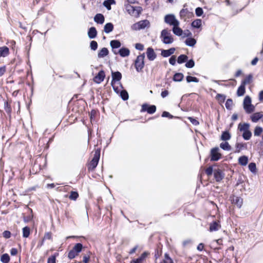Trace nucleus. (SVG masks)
<instances>
[{
    "mask_svg": "<svg viewBox=\"0 0 263 263\" xmlns=\"http://www.w3.org/2000/svg\"><path fill=\"white\" fill-rule=\"evenodd\" d=\"M97 34V31L95 27H91L89 29L88 31V36L90 39H92L95 38Z\"/></svg>",
    "mask_w": 263,
    "mask_h": 263,
    "instance_id": "4be33fe9",
    "label": "nucleus"
},
{
    "mask_svg": "<svg viewBox=\"0 0 263 263\" xmlns=\"http://www.w3.org/2000/svg\"><path fill=\"white\" fill-rule=\"evenodd\" d=\"M164 22L170 26H174L175 25H180V23L173 14H166L164 18Z\"/></svg>",
    "mask_w": 263,
    "mask_h": 263,
    "instance_id": "423d86ee",
    "label": "nucleus"
},
{
    "mask_svg": "<svg viewBox=\"0 0 263 263\" xmlns=\"http://www.w3.org/2000/svg\"><path fill=\"white\" fill-rule=\"evenodd\" d=\"M149 254V253L148 252H144L138 258L132 259L130 263H143Z\"/></svg>",
    "mask_w": 263,
    "mask_h": 263,
    "instance_id": "4468645a",
    "label": "nucleus"
},
{
    "mask_svg": "<svg viewBox=\"0 0 263 263\" xmlns=\"http://www.w3.org/2000/svg\"><path fill=\"white\" fill-rule=\"evenodd\" d=\"M213 172H214V171H213L212 166H210L208 167L205 170V173L209 176L212 175Z\"/></svg>",
    "mask_w": 263,
    "mask_h": 263,
    "instance_id": "603ef678",
    "label": "nucleus"
},
{
    "mask_svg": "<svg viewBox=\"0 0 263 263\" xmlns=\"http://www.w3.org/2000/svg\"><path fill=\"white\" fill-rule=\"evenodd\" d=\"M111 4H113L112 3H111L110 2H108V1H105L103 2V5L108 9L110 10L111 9L110 5Z\"/></svg>",
    "mask_w": 263,
    "mask_h": 263,
    "instance_id": "0e129e2a",
    "label": "nucleus"
},
{
    "mask_svg": "<svg viewBox=\"0 0 263 263\" xmlns=\"http://www.w3.org/2000/svg\"><path fill=\"white\" fill-rule=\"evenodd\" d=\"M176 59L175 55H172L169 59V62L172 65H175L176 64Z\"/></svg>",
    "mask_w": 263,
    "mask_h": 263,
    "instance_id": "13d9d810",
    "label": "nucleus"
},
{
    "mask_svg": "<svg viewBox=\"0 0 263 263\" xmlns=\"http://www.w3.org/2000/svg\"><path fill=\"white\" fill-rule=\"evenodd\" d=\"M239 163L243 166H245L247 164L248 162V158L247 156H243L239 158Z\"/></svg>",
    "mask_w": 263,
    "mask_h": 263,
    "instance_id": "473e14b6",
    "label": "nucleus"
},
{
    "mask_svg": "<svg viewBox=\"0 0 263 263\" xmlns=\"http://www.w3.org/2000/svg\"><path fill=\"white\" fill-rule=\"evenodd\" d=\"M263 117V112H258L252 114L250 118L253 122H257L259 119Z\"/></svg>",
    "mask_w": 263,
    "mask_h": 263,
    "instance_id": "a211bd4d",
    "label": "nucleus"
},
{
    "mask_svg": "<svg viewBox=\"0 0 263 263\" xmlns=\"http://www.w3.org/2000/svg\"><path fill=\"white\" fill-rule=\"evenodd\" d=\"M3 236L5 238H7V239L9 238L11 236V232L9 231H5L3 233Z\"/></svg>",
    "mask_w": 263,
    "mask_h": 263,
    "instance_id": "052dcab7",
    "label": "nucleus"
},
{
    "mask_svg": "<svg viewBox=\"0 0 263 263\" xmlns=\"http://www.w3.org/2000/svg\"><path fill=\"white\" fill-rule=\"evenodd\" d=\"M214 176L216 181H220L224 176L222 171L220 169H215L214 170Z\"/></svg>",
    "mask_w": 263,
    "mask_h": 263,
    "instance_id": "2eb2a0df",
    "label": "nucleus"
},
{
    "mask_svg": "<svg viewBox=\"0 0 263 263\" xmlns=\"http://www.w3.org/2000/svg\"><path fill=\"white\" fill-rule=\"evenodd\" d=\"M184 77L182 73H176L173 77V81L175 82H180L182 80Z\"/></svg>",
    "mask_w": 263,
    "mask_h": 263,
    "instance_id": "7c9ffc66",
    "label": "nucleus"
},
{
    "mask_svg": "<svg viewBox=\"0 0 263 263\" xmlns=\"http://www.w3.org/2000/svg\"><path fill=\"white\" fill-rule=\"evenodd\" d=\"M179 25L173 26L172 31L174 34L177 36H181L183 34V30L179 27Z\"/></svg>",
    "mask_w": 263,
    "mask_h": 263,
    "instance_id": "5701e85b",
    "label": "nucleus"
},
{
    "mask_svg": "<svg viewBox=\"0 0 263 263\" xmlns=\"http://www.w3.org/2000/svg\"><path fill=\"white\" fill-rule=\"evenodd\" d=\"M145 54L142 53L138 55L135 61V67L138 72L142 71L144 66Z\"/></svg>",
    "mask_w": 263,
    "mask_h": 263,
    "instance_id": "7ed1b4c3",
    "label": "nucleus"
},
{
    "mask_svg": "<svg viewBox=\"0 0 263 263\" xmlns=\"http://www.w3.org/2000/svg\"><path fill=\"white\" fill-rule=\"evenodd\" d=\"M135 48L136 49L139 50L140 51H142L144 49V46L143 44L141 43H137L135 45Z\"/></svg>",
    "mask_w": 263,
    "mask_h": 263,
    "instance_id": "680f3d73",
    "label": "nucleus"
},
{
    "mask_svg": "<svg viewBox=\"0 0 263 263\" xmlns=\"http://www.w3.org/2000/svg\"><path fill=\"white\" fill-rule=\"evenodd\" d=\"M17 253V250L16 248H12L10 250V254L11 255H15Z\"/></svg>",
    "mask_w": 263,
    "mask_h": 263,
    "instance_id": "774afa93",
    "label": "nucleus"
},
{
    "mask_svg": "<svg viewBox=\"0 0 263 263\" xmlns=\"http://www.w3.org/2000/svg\"><path fill=\"white\" fill-rule=\"evenodd\" d=\"M251 102V99L249 96H247L245 98L243 102V108L246 112L248 114L254 111L255 109V107L252 104Z\"/></svg>",
    "mask_w": 263,
    "mask_h": 263,
    "instance_id": "39448f33",
    "label": "nucleus"
},
{
    "mask_svg": "<svg viewBox=\"0 0 263 263\" xmlns=\"http://www.w3.org/2000/svg\"><path fill=\"white\" fill-rule=\"evenodd\" d=\"M183 34L184 37L186 36L191 37V36L192 35V33L189 30H186V31H185Z\"/></svg>",
    "mask_w": 263,
    "mask_h": 263,
    "instance_id": "338daca9",
    "label": "nucleus"
},
{
    "mask_svg": "<svg viewBox=\"0 0 263 263\" xmlns=\"http://www.w3.org/2000/svg\"><path fill=\"white\" fill-rule=\"evenodd\" d=\"M186 80L187 82H188V83H190L192 82H195V83L199 82L198 79H197L196 77H192L190 76H187L186 78Z\"/></svg>",
    "mask_w": 263,
    "mask_h": 263,
    "instance_id": "37998d69",
    "label": "nucleus"
},
{
    "mask_svg": "<svg viewBox=\"0 0 263 263\" xmlns=\"http://www.w3.org/2000/svg\"><path fill=\"white\" fill-rule=\"evenodd\" d=\"M120 96L124 101H126L128 99V94L127 92L124 90L121 91Z\"/></svg>",
    "mask_w": 263,
    "mask_h": 263,
    "instance_id": "49530a36",
    "label": "nucleus"
},
{
    "mask_svg": "<svg viewBox=\"0 0 263 263\" xmlns=\"http://www.w3.org/2000/svg\"><path fill=\"white\" fill-rule=\"evenodd\" d=\"M188 119L194 125H197L199 124V122L196 119L192 117H189Z\"/></svg>",
    "mask_w": 263,
    "mask_h": 263,
    "instance_id": "bf43d9fd",
    "label": "nucleus"
},
{
    "mask_svg": "<svg viewBox=\"0 0 263 263\" xmlns=\"http://www.w3.org/2000/svg\"><path fill=\"white\" fill-rule=\"evenodd\" d=\"M52 238V234L51 232H47L45 234L43 239L44 240L51 239Z\"/></svg>",
    "mask_w": 263,
    "mask_h": 263,
    "instance_id": "e2e57ef3",
    "label": "nucleus"
},
{
    "mask_svg": "<svg viewBox=\"0 0 263 263\" xmlns=\"http://www.w3.org/2000/svg\"><path fill=\"white\" fill-rule=\"evenodd\" d=\"M146 55L149 61H154L157 57L156 53L152 47H148L147 49Z\"/></svg>",
    "mask_w": 263,
    "mask_h": 263,
    "instance_id": "dca6fc26",
    "label": "nucleus"
},
{
    "mask_svg": "<svg viewBox=\"0 0 263 263\" xmlns=\"http://www.w3.org/2000/svg\"><path fill=\"white\" fill-rule=\"evenodd\" d=\"M1 261L3 263H8L10 261V257L7 253L4 254L1 257Z\"/></svg>",
    "mask_w": 263,
    "mask_h": 263,
    "instance_id": "4c0bfd02",
    "label": "nucleus"
},
{
    "mask_svg": "<svg viewBox=\"0 0 263 263\" xmlns=\"http://www.w3.org/2000/svg\"><path fill=\"white\" fill-rule=\"evenodd\" d=\"M4 108H5V110L6 111V112H7V113L11 112V106L8 102H6L5 103Z\"/></svg>",
    "mask_w": 263,
    "mask_h": 263,
    "instance_id": "3c124183",
    "label": "nucleus"
},
{
    "mask_svg": "<svg viewBox=\"0 0 263 263\" xmlns=\"http://www.w3.org/2000/svg\"><path fill=\"white\" fill-rule=\"evenodd\" d=\"M249 169L253 173L255 174L256 173V166L255 163L252 162L249 164Z\"/></svg>",
    "mask_w": 263,
    "mask_h": 263,
    "instance_id": "79ce46f5",
    "label": "nucleus"
},
{
    "mask_svg": "<svg viewBox=\"0 0 263 263\" xmlns=\"http://www.w3.org/2000/svg\"><path fill=\"white\" fill-rule=\"evenodd\" d=\"M194 15L192 12L188 9H182L180 11V17L185 21L187 19L191 18Z\"/></svg>",
    "mask_w": 263,
    "mask_h": 263,
    "instance_id": "9b49d317",
    "label": "nucleus"
},
{
    "mask_svg": "<svg viewBox=\"0 0 263 263\" xmlns=\"http://www.w3.org/2000/svg\"><path fill=\"white\" fill-rule=\"evenodd\" d=\"M56 257L55 255L50 256L47 260V263H56Z\"/></svg>",
    "mask_w": 263,
    "mask_h": 263,
    "instance_id": "5fc2aeb1",
    "label": "nucleus"
},
{
    "mask_svg": "<svg viewBox=\"0 0 263 263\" xmlns=\"http://www.w3.org/2000/svg\"><path fill=\"white\" fill-rule=\"evenodd\" d=\"M110 45L112 49H117L120 48L121 46V42L119 40L111 41Z\"/></svg>",
    "mask_w": 263,
    "mask_h": 263,
    "instance_id": "cd10ccee",
    "label": "nucleus"
},
{
    "mask_svg": "<svg viewBox=\"0 0 263 263\" xmlns=\"http://www.w3.org/2000/svg\"><path fill=\"white\" fill-rule=\"evenodd\" d=\"M201 20L196 19L192 23L191 26L193 28H199L201 26Z\"/></svg>",
    "mask_w": 263,
    "mask_h": 263,
    "instance_id": "c756f323",
    "label": "nucleus"
},
{
    "mask_svg": "<svg viewBox=\"0 0 263 263\" xmlns=\"http://www.w3.org/2000/svg\"><path fill=\"white\" fill-rule=\"evenodd\" d=\"M160 37L161 41L165 44H171L174 42V39L170 31L166 29L161 31Z\"/></svg>",
    "mask_w": 263,
    "mask_h": 263,
    "instance_id": "f03ea898",
    "label": "nucleus"
},
{
    "mask_svg": "<svg viewBox=\"0 0 263 263\" xmlns=\"http://www.w3.org/2000/svg\"><path fill=\"white\" fill-rule=\"evenodd\" d=\"M83 248V245L81 243H77L73 248V250L77 253L81 252Z\"/></svg>",
    "mask_w": 263,
    "mask_h": 263,
    "instance_id": "58836bf2",
    "label": "nucleus"
},
{
    "mask_svg": "<svg viewBox=\"0 0 263 263\" xmlns=\"http://www.w3.org/2000/svg\"><path fill=\"white\" fill-rule=\"evenodd\" d=\"M245 144L243 143H237L235 145V152H239L243 148L245 147Z\"/></svg>",
    "mask_w": 263,
    "mask_h": 263,
    "instance_id": "a18cd8bd",
    "label": "nucleus"
},
{
    "mask_svg": "<svg viewBox=\"0 0 263 263\" xmlns=\"http://www.w3.org/2000/svg\"><path fill=\"white\" fill-rule=\"evenodd\" d=\"M220 227L219 223L217 221H213L210 224V231L211 232L217 231Z\"/></svg>",
    "mask_w": 263,
    "mask_h": 263,
    "instance_id": "393cba45",
    "label": "nucleus"
},
{
    "mask_svg": "<svg viewBox=\"0 0 263 263\" xmlns=\"http://www.w3.org/2000/svg\"><path fill=\"white\" fill-rule=\"evenodd\" d=\"M220 149L218 147L212 148L210 151V160L217 161L221 158V154L219 152Z\"/></svg>",
    "mask_w": 263,
    "mask_h": 263,
    "instance_id": "0eeeda50",
    "label": "nucleus"
},
{
    "mask_svg": "<svg viewBox=\"0 0 263 263\" xmlns=\"http://www.w3.org/2000/svg\"><path fill=\"white\" fill-rule=\"evenodd\" d=\"M30 235V228L28 227H25L23 229V236L24 238H27Z\"/></svg>",
    "mask_w": 263,
    "mask_h": 263,
    "instance_id": "ea45409f",
    "label": "nucleus"
},
{
    "mask_svg": "<svg viewBox=\"0 0 263 263\" xmlns=\"http://www.w3.org/2000/svg\"><path fill=\"white\" fill-rule=\"evenodd\" d=\"M94 21L98 24H102L104 22L105 18L103 14L98 13L95 16Z\"/></svg>",
    "mask_w": 263,
    "mask_h": 263,
    "instance_id": "aec40b11",
    "label": "nucleus"
},
{
    "mask_svg": "<svg viewBox=\"0 0 263 263\" xmlns=\"http://www.w3.org/2000/svg\"><path fill=\"white\" fill-rule=\"evenodd\" d=\"M203 10L200 7H198L195 10V13L197 16H200L203 14Z\"/></svg>",
    "mask_w": 263,
    "mask_h": 263,
    "instance_id": "864d4df0",
    "label": "nucleus"
},
{
    "mask_svg": "<svg viewBox=\"0 0 263 263\" xmlns=\"http://www.w3.org/2000/svg\"><path fill=\"white\" fill-rule=\"evenodd\" d=\"M262 132L263 128L260 126H257L254 129V135L255 136H259Z\"/></svg>",
    "mask_w": 263,
    "mask_h": 263,
    "instance_id": "e433bc0d",
    "label": "nucleus"
},
{
    "mask_svg": "<svg viewBox=\"0 0 263 263\" xmlns=\"http://www.w3.org/2000/svg\"><path fill=\"white\" fill-rule=\"evenodd\" d=\"M196 43V40L192 37H188L185 41L186 45L190 47H193Z\"/></svg>",
    "mask_w": 263,
    "mask_h": 263,
    "instance_id": "a878e982",
    "label": "nucleus"
},
{
    "mask_svg": "<svg viewBox=\"0 0 263 263\" xmlns=\"http://www.w3.org/2000/svg\"><path fill=\"white\" fill-rule=\"evenodd\" d=\"M163 261L164 263H173V260L167 254H165V259Z\"/></svg>",
    "mask_w": 263,
    "mask_h": 263,
    "instance_id": "6e6d98bb",
    "label": "nucleus"
},
{
    "mask_svg": "<svg viewBox=\"0 0 263 263\" xmlns=\"http://www.w3.org/2000/svg\"><path fill=\"white\" fill-rule=\"evenodd\" d=\"M90 47L92 50L95 51L98 48V43L95 41H92L90 43Z\"/></svg>",
    "mask_w": 263,
    "mask_h": 263,
    "instance_id": "09e8293b",
    "label": "nucleus"
},
{
    "mask_svg": "<svg viewBox=\"0 0 263 263\" xmlns=\"http://www.w3.org/2000/svg\"><path fill=\"white\" fill-rule=\"evenodd\" d=\"M6 67L5 66H3L0 67V77H2L6 72Z\"/></svg>",
    "mask_w": 263,
    "mask_h": 263,
    "instance_id": "69168bd1",
    "label": "nucleus"
},
{
    "mask_svg": "<svg viewBox=\"0 0 263 263\" xmlns=\"http://www.w3.org/2000/svg\"><path fill=\"white\" fill-rule=\"evenodd\" d=\"M162 117H167L170 119H172L173 118V116L172 115H171L168 112L166 111H164L162 112Z\"/></svg>",
    "mask_w": 263,
    "mask_h": 263,
    "instance_id": "4d7b16f0",
    "label": "nucleus"
},
{
    "mask_svg": "<svg viewBox=\"0 0 263 263\" xmlns=\"http://www.w3.org/2000/svg\"><path fill=\"white\" fill-rule=\"evenodd\" d=\"M220 147L224 151L230 150V145L227 141H223L220 144Z\"/></svg>",
    "mask_w": 263,
    "mask_h": 263,
    "instance_id": "2f4dec72",
    "label": "nucleus"
},
{
    "mask_svg": "<svg viewBox=\"0 0 263 263\" xmlns=\"http://www.w3.org/2000/svg\"><path fill=\"white\" fill-rule=\"evenodd\" d=\"M105 77V72L103 70H100L98 74L95 77L93 80L96 83L100 84L103 81Z\"/></svg>",
    "mask_w": 263,
    "mask_h": 263,
    "instance_id": "ddd939ff",
    "label": "nucleus"
},
{
    "mask_svg": "<svg viewBox=\"0 0 263 263\" xmlns=\"http://www.w3.org/2000/svg\"><path fill=\"white\" fill-rule=\"evenodd\" d=\"M252 76L250 74L243 80L241 84L245 86L247 84H250L252 82Z\"/></svg>",
    "mask_w": 263,
    "mask_h": 263,
    "instance_id": "c03bdc74",
    "label": "nucleus"
},
{
    "mask_svg": "<svg viewBox=\"0 0 263 263\" xmlns=\"http://www.w3.org/2000/svg\"><path fill=\"white\" fill-rule=\"evenodd\" d=\"M118 52L121 57H126L129 55L130 51L127 48L122 47L118 51Z\"/></svg>",
    "mask_w": 263,
    "mask_h": 263,
    "instance_id": "412c9836",
    "label": "nucleus"
},
{
    "mask_svg": "<svg viewBox=\"0 0 263 263\" xmlns=\"http://www.w3.org/2000/svg\"><path fill=\"white\" fill-rule=\"evenodd\" d=\"M100 158V153L96 152L91 161L88 165V169L89 171H92L97 167Z\"/></svg>",
    "mask_w": 263,
    "mask_h": 263,
    "instance_id": "1a4fd4ad",
    "label": "nucleus"
},
{
    "mask_svg": "<svg viewBox=\"0 0 263 263\" xmlns=\"http://www.w3.org/2000/svg\"><path fill=\"white\" fill-rule=\"evenodd\" d=\"M156 110V107L155 105H148L147 104H144L142 106L141 111H147L149 114H153L155 112Z\"/></svg>",
    "mask_w": 263,
    "mask_h": 263,
    "instance_id": "f8f14e48",
    "label": "nucleus"
},
{
    "mask_svg": "<svg viewBox=\"0 0 263 263\" xmlns=\"http://www.w3.org/2000/svg\"><path fill=\"white\" fill-rule=\"evenodd\" d=\"M195 65V62L193 60L191 59L187 61L185 64V66L187 68H193Z\"/></svg>",
    "mask_w": 263,
    "mask_h": 263,
    "instance_id": "8fccbe9b",
    "label": "nucleus"
},
{
    "mask_svg": "<svg viewBox=\"0 0 263 263\" xmlns=\"http://www.w3.org/2000/svg\"><path fill=\"white\" fill-rule=\"evenodd\" d=\"M233 201L238 208H240L242 203V199L238 197H233Z\"/></svg>",
    "mask_w": 263,
    "mask_h": 263,
    "instance_id": "f704fd0d",
    "label": "nucleus"
},
{
    "mask_svg": "<svg viewBox=\"0 0 263 263\" xmlns=\"http://www.w3.org/2000/svg\"><path fill=\"white\" fill-rule=\"evenodd\" d=\"M9 54V49L7 46L0 47V58L6 57Z\"/></svg>",
    "mask_w": 263,
    "mask_h": 263,
    "instance_id": "6ab92c4d",
    "label": "nucleus"
},
{
    "mask_svg": "<svg viewBox=\"0 0 263 263\" xmlns=\"http://www.w3.org/2000/svg\"><path fill=\"white\" fill-rule=\"evenodd\" d=\"M111 76H112V81L111 82V85L114 89V90L115 91H117L118 90V87H116L115 86V83L116 82L119 81L122 78V74L121 72L119 71H116V72H111Z\"/></svg>",
    "mask_w": 263,
    "mask_h": 263,
    "instance_id": "9d476101",
    "label": "nucleus"
},
{
    "mask_svg": "<svg viewBox=\"0 0 263 263\" xmlns=\"http://www.w3.org/2000/svg\"><path fill=\"white\" fill-rule=\"evenodd\" d=\"M79 197V194L77 192L71 191L70 192V195L69 196V198L70 200H76L78 197Z\"/></svg>",
    "mask_w": 263,
    "mask_h": 263,
    "instance_id": "a19ab883",
    "label": "nucleus"
},
{
    "mask_svg": "<svg viewBox=\"0 0 263 263\" xmlns=\"http://www.w3.org/2000/svg\"><path fill=\"white\" fill-rule=\"evenodd\" d=\"M238 129L242 132V137L246 140H249L252 136V133L250 130V124L248 123H239Z\"/></svg>",
    "mask_w": 263,
    "mask_h": 263,
    "instance_id": "f257e3e1",
    "label": "nucleus"
},
{
    "mask_svg": "<svg viewBox=\"0 0 263 263\" xmlns=\"http://www.w3.org/2000/svg\"><path fill=\"white\" fill-rule=\"evenodd\" d=\"M78 255V253H76L73 249H72L69 252L68 257L69 259H72L75 258Z\"/></svg>",
    "mask_w": 263,
    "mask_h": 263,
    "instance_id": "de8ad7c7",
    "label": "nucleus"
},
{
    "mask_svg": "<svg viewBox=\"0 0 263 263\" xmlns=\"http://www.w3.org/2000/svg\"><path fill=\"white\" fill-rule=\"evenodd\" d=\"M175 48H171L168 50L163 49L161 50V54L163 57H168L175 52Z\"/></svg>",
    "mask_w": 263,
    "mask_h": 263,
    "instance_id": "f3484780",
    "label": "nucleus"
},
{
    "mask_svg": "<svg viewBox=\"0 0 263 263\" xmlns=\"http://www.w3.org/2000/svg\"><path fill=\"white\" fill-rule=\"evenodd\" d=\"M188 57L185 54H181L179 55L177 59V62L179 64H182L187 61Z\"/></svg>",
    "mask_w": 263,
    "mask_h": 263,
    "instance_id": "c9c22d12",
    "label": "nucleus"
},
{
    "mask_svg": "<svg viewBox=\"0 0 263 263\" xmlns=\"http://www.w3.org/2000/svg\"><path fill=\"white\" fill-rule=\"evenodd\" d=\"M125 9L128 13L134 16L137 17L141 13L142 8L140 7H134L130 4L125 5Z\"/></svg>",
    "mask_w": 263,
    "mask_h": 263,
    "instance_id": "20e7f679",
    "label": "nucleus"
},
{
    "mask_svg": "<svg viewBox=\"0 0 263 263\" xmlns=\"http://www.w3.org/2000/svg\"><path fill=\"white\" fill-rule=\"evenodd\" d=\"M149 26V22L147 20L140 21L132 26V29L134 30H139L144 29Z\"/></svg>",
    "mask_w": 263,
    "mask_h": 263,
    "instance_id": "6e6552de",
    "label": "nucleus"
},
{
    "mask_svg": "<svg viewBox=\"0 0 263 263\" xmlns=\"http://www.w3.org/2000/svg\"><path fill=\"white\" fill-rule=\"evenodd\" d=\"M230 139V134L229 131L226 130L223 132L221 136L220 140L223 141H227V140Z\"/></svg>",
    "mask_w": 263,
    "mask_h": 263,
    "instance_id": "c85d7f7f",
    "label": "nucleus"
},
{
    "mask_svg": "<svg viewBox=\"0 0 263 263\" xmlns=\"http://www.w3.org/2000/svg\"><path fill=\"white\" fill-rule=\"evenodd\" d=\"M114 25L111 23L106 24L104 27V31L106 33H109L113 30Z\"/></svg>",
    "mask_w": 263,
    "mask_h": 263,
    "instance_id": "bb28decb",
    "label": "nucleus"
},
{
    "mask_svg": "<svg viewBox=\"0 0 263 263\" xmlns=\"http://www.w3.org/2000/svg\"><path fill=\"white\" fill-rule=\"evenodd\" d=\"M109 53L108 50L107 48L104 47L102 48L98 53V58H103L107 56Z\"/></svg>",
    "mask_w": 263,
    "mask_h": 263,
    "instance_id": "b1692460",
    "label": "nucleus"
},
{
    "mask_svg": "<svg viewBox=\"0 0 263 263\" xmlns=\"http://www.w3.org/2000/svg\"><path fill=\"white\" fill-rule=\"evenodd\" d=\"M245 93V86L243 84H241V85L238 87L237 91V95L238 96H242Z\"/></svg>",
    "mask_w": 263,
    "mask_h": 263,
    "instance_id": "72a5a7b5",
    "label": "nucleus"
}]
</instances>
